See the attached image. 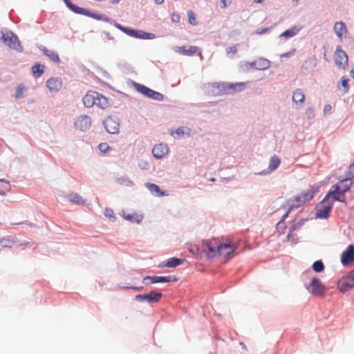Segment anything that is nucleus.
<instances>
[{
  "mask_svg": "<svg viewBox=\"0 0 354 354\" xmlns=\"http://www.w3.org/2000/svg\"><path fill=\"white\" fill-rule=\"evenodd\" d=\"M66 6L73 12L86 17H89L92 19L97 21H104L111 24H113L114 19L108 17L106 15L98 13L97 12H93L89 9L84 8L77 6L73 3L71 0H63Z\"/></svg>",
  "mask_w": 354,
  "mask_h": 354,
  "instance_id": "f257e3e1",
  "label": "nucleus"
},
{
  "mask_svg": "<svg viewBox=\"0 0 354 354\" xmlns=\"http://www.w3.org/2000/svg\"><path fill=\"white\" fill-rule=\"evenodd\" d=\"M0 40H1L6 46L18 53H22L24 50L18 36L11 30H7L6 32L1 31Z\"/></svg>",
  "mask_w": 354,
  "mask_h": 354,
  "instance_id": "f03ea898",
  "label": "nucleus"
},
{
  "mask_svg": "<svg viewBox=\"0 0 354 354\" xmlns=\"http://www.w3.org/2000/svg\"><path fill=\"white\" fill-rule=\"evenodd\" d=\"M333 205V202L329 198L327 199V196L325 195L323 199L315 207V218L328 219L331 214Z\"/></svg>",
  "mask_w": 354,
  "mask_h": 354,
  "instance_id": "7ed1b4c3",
  "label": "nucleus"
},
{
  "mask_svg": "<svg viewBox=\"0 0 354 354\" xmlns=\"http://www.w3.org/2000/svg\"><path fill=\"white\" fill-rule=\"evenodd\" d=\"M270 66V62L263 57H259L252 62L242 61L239 64V67L243 72H248L250 70L264 71Z\"/></svg>",
  "mask_w": 354,
  "mask_h": 354,
  "instance_id": "20e7f679",
  "label": "nucleus"
},
{
  "mask_svg": "<svg viewBox=\"0 0 354 354\" xmlns=\"http://www.w3.org/2000/svg\"><path fill=\"white\" fill-rule=\"evenodd\" d=\"M132 84L134 87V88L143 95L144 96L147 97V98L158 101V102H162L164 100V95L162 94L160 92H158L156 91H154L149 87L138 83L135 81H132Z\"/></svg>",
  "mask_w": 354,
  "mask_h": 354,
  "instance_id": "39448f33",
  "label": "nucleus"
},
{
  "mask_svg": "<svg viewBox=\"0 0 354 354\" xmlns=\"http://www.w3.org/2000/svg\"><path fill=\"white\" fill-rule=\"evenodd\" d=\"M305 288L314 296L324 297L326 288L322 281L317 277H313L308 283L304 284Z\"/></svg>",
  "mask_w": 354,
  "mask_h": 354,
  "instance_id": "423d86ee",
  "label": "nucleus"
},
{
  "mask_svg": "<svg viewBox=\"0 0 354 354\" xmlns=\"http://www.w3.org/2000/svg\"><path fill=\"white\" fill-rule=\"evenodd\" d=\"M203 254H205L209 259H214L219 257L218 244L216 240H203L201 244Z\"/></svg>",
  "mask_w": 354,
  "mask_h": 354,
  "instance_id": "0eeeda50",
  "label": "nucleus"
},
{
  "mask_svg": "<svg viewBox=\"0 0 354 354\" xmlns=\"http://www.w3.org/2000/svg\"><path fill=\"white\" fill-rule=\"evenodd\" d=\"M179 280V277L175 275L169 276H146L142 279V283L149 286L158 283H170L176 282Z\"/></svg>",
  "mask_w": 354,
  "mask_h": 354,
  "instance_id": "6e6552de",
  "label": "nucleus"
},
{
  "mask_svg": "<svg viewBox=\"0 0 354 354\" xmlns=\"http://www.w3.org/2000/svg\"><path fill=\"white\" fill-rule=\"evenodd\" d=\"M162 295L161 292L151 290L148 293L136 295L135 300L141 303L155 304L160 301Z\"/></svg>",
  "mask_w": 354,
  "mask_h": 354,
  "instance_id": "1a4fd4ad",
  "label": "nucleus"
},
{
  "mask_svg": "<svg viewBox=\"0 0 354 354\" xmlns=\"http://www.w3.org/2000/svg\"><path fill=\"white\" fill-rule=\"evenodd\" d=\"M236 249L237 246L230 241L218 244L219 257L223 256L227 259H230L237 254L236 252Z\"/></svg>",
  "mask_w": 354,
  "mask_h": 354,
  "instance_id": "9d476101",
  "label": "nucleus"
},
{
  "mask_svg": "<svg viewBox=\"0 0 354 354\" xmlns=\"http://www.w3.org/2000/svg\"><path fill=\"white\" fill-rule=\"evenodd\" d=\"M335 63L337 67L343 69L348 65V57L340 46H337L335 52Z\"/></svg>",
  "mask_w": 354,
  "mask_h": 354,
  "instance_id": "9b49d317",
  "label": "nucleus"
},
{
  "mask_svg": "<svg viewBox=\"0 0 354 354\" xmlns=\"http://www.w3.org/2000/svg\"><path fill=\"white\" fill-rule=\"evenodd\" d=\"M103 125L109 133L115 134L119 132L120 120L116 116L110 115L103 121Z\"/></svg>",
  "mask_w": 354,
  "mask_h": 354,
  "instance_id": "f8f14e48",
  "label": "nucleus"
},
{
  "mask_svg": "<svg viewBox=\"0 0 354 354\" xmlns=\"http://www.w3.org/2000/svg\"><path fill=\"white\" fill-rule=\"evenodd\" d=\"M354 287V277L351 273L343 277L337 282V288L342 292H346Z\"/></svg>",
  "mask_w": 354,
  "mask_h": 354,
  "instance_id": "ddd939ff",
  "label": "nucleus"
},
{
  "mask_svg": "<svg viewBox=\"0 0 354 354\" xmlns=\"http://www.w3.org/2000/svg\"><path fill=\"white\" fill-rule=\"evenodd\" d=\"M353 185V180L350 176H347L339 182L333 185L330 188L334 189L336 192H342L346 193L348 192Z\"/></svg>",
  "mask_w": 354,
  "mask_h": 354,
  "instance_id": "4468645a",
  "label": "nucleus"
},
{
  "mask_svg": "<svg viewBox=\"0 0 354 354\" xmlns=\"http://www.w3.org/2000/svg\"><path fill=\"white\" fill-rule=\"evenodd\" d=\"M212 89V94L215 96L227 95V82H212L209 84Z\"/></svg>",
  "mask_w": 354,
  "mask_h": 354,
  "instance_id": "2eb2a0df",
  "label": "nucleus"
},
{
  "mask_svg": "<svg viewBox=\"0 0 354 354\" xmlns=\"http://www.w3.org/2000/svg\"><path fill=\"white\" fill-rule=\"evenodd\" d=\"M354 259V245H349L341 254V263L344 266L350 264Z\"/></svg>",
  "mask_w": 354,
  "mask_h": 354,
  "instance_id": "dca6fc26",
  "label": "nucleus"
},
{
  "mask_svg": "<svg viewBox=\"0 0 354 354\" xmlns=\"http://www.w3.org/2000/svg\"><path fill=\"white\" fill-rule=\"evenodd\" d=\"M321 186L317 184L310 185V189L306 191L302 192L300 194L302 196L303 203H308L310 201L320 190Z\"/></svg>",
  "mask_w": 354,
  "mask_h": 354,
  "instance_id": "f3484780",
  "label": "nucleus"
},
{
  "mask_svg": "<svg viewBox=\"0 0 354 354\" xmlns=\"http://www.w3.org/2000/svg\"><path fill=\"white\" fill-rule=\"evenodd\" d=\"M75 126L76 129L82 131L88 130L91 127V118L88 115H81L75 122Z\"/></svg>",
  "mask_w": 354,
  "mask_h": 354,
  "instance_id": "a211bd4d",
  "label": "nucleus"
},
{
  "mask_svg": "<svg viewBox=\"0 0 354 354\" xmlns=\"http://www.w3.org/2000/svg\"><path fill=\"white\" fill-rule=\"evenodd\" d=\"M344 192H336L334 189L330 188L326 193L327 199L329 198L333 203L335 201L346 203V196Z\"/></svg>",
  "mask_w": 354,
  "mask_h": 354,
  "instance_id": "6ab92c4d",
  "label": "nucleus"
},
{
  "mask_svg": "<svg viewBox=\"0 0 354 354\" xmlns=\"http://www.w3.org/2000/svg\"><path fill=\"white\" fill-rule=\"evenodd\" d=\"M145 187L148 189V190L150 192V193L156 197H162L168 196V193L165 190H162L159 185L152 183H145Z\"/></svg>",
  "mask_w": 354,
  "mask_h": 354,
  "instance_id": "aec40b11",
  "label": "nucleus"
},
{
  "mask_svg": "<svg viewBox=\"0 0 354 354\" xmlns=\"http://www.w3.org/2000/svg\"><path fill=\"white\" fill-rule=\"evenodd\" d=\"M184 259L176 257H173L162 261L159 265L158 268H174L183 263Z\"/></svg>",
  "mask_w": 354,
  "mask_h": 354,
  "instance_id": "412c9836",
  "label": "nucleus"
},
{
  "mask_svg": "<svg viewBox=\"0 0 354 354\" xmlns=\"http://www.w3.org/2000/svg\"><path fill=\"white\" fill-rule=\"evenodd\" d=\"M46 86L50 92H57L62 86V80L58 77H51L46 81Z\"/></svg>",
  "mask_w": 354,
  "mask_h": 354,
  "instance_id": "4be33fe9",
  "label": "nucleus"
},
{
  "mask_svg": "<svg viewBox=\"0 0 354 354\" xmlns=\"http://www.w3.org/2000/svg\"><path fill=\"white\" fill-rule=\"evenodd\" d=\"M169 149L166 144L160 143L153 147L152 153L156 159H161L167 153Z\"/></svg>",
  "mask_w": 354,
  "mask_h": 354,
  "instance_id": "5701e85b",
  "label": "nucleus"
},
{
  "mask_svg": "<svg viewBox=\"0 0 354 354\" xmlns=\"http://www.w3.org/2000/svg\"><path fill=\"white\" fill-rule=\"evenodd\" d=\"M309 221L308 218H299L297 216L291 222L288 230L295 232L300 230L304 224Z\"/></svg>",
  "mask_w": 354,
  "mask_h": 354,
  "instance_id": "b1692460",
  "label": "nucleus"
},
{
  "mask_svg": "<svg viewBox=\"0 0 354 354\" xmlns=\"http://www.w3.org/2000/svg\"><path fill=\"white\" fill-rule=\"evenodd\" d=\"M97 96H98L97 92L88 91L82 99L84 105L87 108L92 107L96 103L95 97Z\"/></svg>",
  "mask_w": 354,
  "mask_h": 354,
  "instance_id": "393cba45",
  "label": "nucleus"
},
{
  "mask_svg": "<svg viewBox=\"0 0 354 354\" xmlns=\"http://www.w3.org/2000/svg\"><path fill=\"white\" fill-rule=\"evenodd\" d=\"M198 48L196 46H189V49H186L185 46H175L174 50L176 53H180L184 55L192 56L194 55L197 51Z\"/></svg>",
  "mask_w": 354,
  "mask_h": 354,
  "instance_id": "a878e982",
  "label": "nucleus"
},
{
  "mask_svg": "<svg viewBox=\"0 0 354 354\" xmlns=\"http://www.w3.org/2000/svg\"><path fill=\"white\" fill-rule=\"evenodd\" d=\"M121 215L123 216V218L125 220H127L132 223H137V224L140 223L144 218L142 214H138L137 213L125 214L124 211H122V214H121Z\"/></svg>",
  "mask_w": 354,
  "mask_h": 354,
  "instance_id": "bb28decb",
  "label": "nucleus"
},
{
  "mask_svg": "<svg viewBox=\"0 0 354 354\" xmlns=\"http://www.w3.org/2000/svg\"><path fill=\"white\" fill-rule=\"evenodd\" d=\"M334 32L338 38L342 39L343 35L347 32L346 26L344 22L337 21L334 24Z\"/></svg>",
  "mask_w": 354,
  "mask_h": 354,
  "instance_id": "cd10ccee",
  "label": "nucleus"
},
{
  "mask_svg": "<svg viewBox=\"0 0 354 354\" xmlns=\"http://www.w3.org/2000/svg\"><path fill=\"white\" fill-rule=\"evenodd\" d=\"M246 87L245 82L227 83V89L229 94L234 92L241 91Z\"/></svg>",
  "mask_w": 354,
  "mask_h": 354,
  "instance_id": "c85d7f7f",
  "label": "nucleus"
},
{
  "mask_svg": "<svg viewBox=\"0 0 354 354\" xmlns=\"http://www.w3.org/2000/svg\"><path fill=\"white\" fill-rule=\"evenodd\" d=\"M301 30L300 28L297 26H292L285 31H283L280 35L279 37H284L286 39H290L295 36Z\"/></svg>",
  "mask_w": 354,
  "mask_h": 354,
  "instance_id": "c756f323",
  "label": "nucleus"
},
{
  "mask_svg": "<svg viewBox=\"0 0 354 354\" xmlns=\"http://www.w3.org/2000/svg\"><path fill=\"white\" fill-rule=\"evenodd\" d=\"M32 75L35 77L38 78L41 76L44 73V66L39 62H36L32 66Z\"/></svg>",
  "mask_w": 354,
  "mask_h": 354,
  "instance_id": "7c9ffc66",
  "label": "nucleus"
},
{
  "mask_svg": "<svg viewBox=\"0 0 354 354\" xmlns=\"http://www.w3.org/2000/svg\"><path fill=\"white\" fill-rule=\"evenodd\" d=\"M95 105L98 106L102 109H105L108 107L109 102L108 99L104 97L103 95L98 93V96L95 97Z\"/></svg>",
  "mask_w": 354,
  "mask_h": 354,
  "instance_id": "2f4dec72",
  "label": "nucleus"
},
{
  "mask_svg": "<svg viewBox=\"0 0 354 354\" xmlns=\"http://www.w3.org/2000/svg\"><path fill=\"white\" fill-rule=\"evenodd\" d=\"M349 79L345 76L341 77L340 80L338 82V88L341 91L342 90L343 93H346L349 90Z\"/></svg>",
  "mask_w": 354,
  "mask_h": 354,
  "instance_id": "473e14b6",
  "label": "nucleus"
},
{
  "mask_svg": "<svg viewBox=\"0 0 354 354\" xmlns=\"http://www.w3.org/2000/svg\"><path fill=\"white\" fill-rule=\"evenodd\" d=\"M280 163L281 160L276 155L271 156L269 162L268 169H270L271 172L276 170Z\"/></svg>",
  "mask_w": 354,
  "mask_h": 354,
  "instance_id": "72a5a7b5",
  "label": "nucleus"
},
{
  "mask_svg": "<svg viewBox=\"0 0 354 354\" xmlns=\"http://www.w3.org/2000/svg\"><path fill=\"white\" fill-rule=\"evenodd\" d=\"M305 100V95L301 89H296L292 94V100L295 103H302Z\"/></svg>",
  "mask_w": 354,
  "mask_h": 354,
  "instance_id": "f704fd0d",
  "label": "nucleus"
},
{
  "mask_svg": "<svg viewBox=\"0 0 354 354\" xmlns=\"http://www.w3.org/2000/svg\"><path fill=\"white\" fill-rule=\"evenodd\" d=\"M68 199L69 201L77 203V204H84L85 201L83 198L77 193H72L68 195Z\"/></svg>",
  "mask_w": 354,
  "mask_h": 354,
  "instance_id": "c9c22d12",
  "label": "nucleus"
},
{
  "mask_svg": "<svg viewBox=\"0 0 354 354\" xmlns=\"http://www.w3.org/2000/svg\"><path fill=\"white\" fill-rule=\"evenodd\" d=\"M312 269L315 272L321 273L324 270L325 266L321 259L316 260L312 265Z\"/></svg>",
  "mask_w": 354,
  "mask_h": 354,
  "instance_id": "e433bc0d",
  "label": "nucleus"
},
{
  "mask_svg": "<svg viewBox=\"0 0 354 354\" xmlns=\"http://www.w3.org/2000/svg\"><path fill=\"white\" fill-rule=\"evenodd\" d=\"M14 245L13 240L10 238V236H6L0 238V245L3 248H11Z\"/></svg>",
  "mask_w": 354,
  "mask_h": 354,
  "instance_id": "4c0bfd02",
  "label": "nucleus"
},
{
  "mask_svg": "<svg viewBox=\"0 0 354 354\" xmlns=\"http://www.w3.org/2000/svg\"><path fill=\"white\" fill-rule=\"evenodd\" d=\"M113 24L114 25V26L116 28H118V30H120V31H122V32L125 33L126 35H127L128 36L130 37V35L131 34V31L133 30L132 28L129 27V26H124L120 24V23H118L115 20H114V22L113 23Z\"/></svg>",
  "mask_w": 354,
  "mask_h": 354,
  "instance_id": "58836bf2",
  "label": "nucleus"
},
{
  "mask_svg": "<svg viewBox=\"0 0 354 354\" xmlns=\"http://www.w3.org/2000/svg\"><path fill=\"white\" fill-rule=\"evenodd\" d=\"M44 55L55 63H59L60 62L58 53H57L55 51L50 50H46L44 51Z\"/></svg>",
  "mask_w": 354,
  "mask_h": 354,
  "instance_id": "ea45409f",
  "label": "nucleus"
},
{
  "mask_svg": "<svg viewBox=\"0 0 354 354\" xmlns=\"http://www.w3.org/2000/svg\"><path fill=\"white\" fill-rule=\"evenodd\" d=\"M10 189V184L9 183L4 180L0 179V195L5 196L6 192Z\"/></svg>",
  "mask_w": 354,
  "mask_h": 354,
  "instance_id": "a19ab883",
  "label": "nucleus"
},
{
  "mask_svg": "<svg viewBox=\"0 0 354 354\" xmlns=\"http://www.w3.org/2000/svg\"><path fill=\"white\" fill-rule=\"evenodd\" d=\"M189 252L192 253L196 259H201L203 257L201 248L197 245H193L190 248Z\"/></svg>",
  "mask_w": 354,
  "mask_h": 354,
  "instance_id": "79ce46f5",
  "label": "nucleus"
},
{
  "mask_svg": "<svg viewBox=\"0 0 354 354\" xmlns=\"http://www.w3.org/2000/svg\"><path fill=\"white\" fill-rule=\"evenodd\" d=\"M286 239L288 242H290L292 245H296L299 242V237L297 234L294 233V232H290L289 230Z\"/></svg>",
  "mask_w": 354,
  "mask_h": 354,
  "instance_id": "37998d69",
  "label": "nucleus"
},
{
  "mask_svg": "<svg viewBox=\"0 0 354 354\" xmlns=\"http://www.w3.org/2000/svg\"><path fill=\"white\" fill-rule=\"evenodd\" d=\"M104 216L109 218L112 222L116 221V216H115L114 212L110 208H106L104 211Z\"/></svg>",
  "mask_w": 354,
  "mask_h": 354,
  "instance_id": "c03bdc74",
  "label": "nucleus"
},
{
  "mask_svg": "<svg viewBox=\"0 0 354 354\" xmlns=\"http://www.w3.org/2000/svg\"><path fill=\"white\" fill-rule=\"evenodd\" d=\"M120 287L123 290H130L131 289L136 292H139V291H142L144 290V286H136L129 284L128 286H120Z\"/></svg>",
  "mask_w": 354,
  "mask_h": 354,
  "instance_id": "a18cd8bd",
  "label": "nucleus"
},
{
  "mask_svg": "<svg viewBox=\"0 0 354 354\" xmlns=\"http://www.w3.org/2000/svg\"><path fill=\"white\" fill-rule=\"evenodd\" d=\"M187 17L188 21L191 25L194 26L197 24L194 12L192 10L187 11Z\"/></svg>",
  "mask_w": 354,
  "mask_h": 354,
  "instance_id": "49530a36",
  "label": "nucleus"
},
{
  "mask_svg": "<svg viewBox=\"0 0 354 354\" xmlns=\"http://www.w3.org/2000/svg\"><path fill=\"white\" fill-rule=\"evenodd\" d=\"M98 149L100 151L104 154L111 150L110 146L106 142H102L98 145Z\"/></svg>",
  "mask_w": 354,
  "mask_h": 354,
  "instance_id": "de8ad7c7",
  "label": "nucleus"
},
{
  "mask_svg": "<svg viewBox=\"0 0 354 354\" xmlns=\"http://www.w3.org/2000/svg\"><path fill=\"white\" fill-rule=\"evenodd\" d=\"M117 181L120 185H125L127 186L133 185V182L130 179H129L127 177H124V176L118 178Z\"/></svg>",
  "mask_w": 354,
  "mask_h": 354,
  "instance_id": "09e8293b",
  "label": "nucleus"
},
{
  "mask_svg": "<svg viewBox=\"0 0 354 354\" xmlns=\"http://www.w3.org/2000/svg\"><path fill=\"white\" fill-rule=\"evenodd\" d=\"M155 37H156L155 34L151 33V32H147L142 30L140 39L151 40V39H153Z\"/></svg>",
  "mask_w": 354,
  "mask_h": 354,
  "instance_id": "8fccbe9b",
  "label": "nucleus"
},
{
  "mask_svg": "<svg viewBox=\"0 0 354 354\" xmlns=\"http://www.w3.org/2000/svg\"><path fill=\"white\" fill-rule=\"evenodd\" d=\"M290 203H292V199H289L287 201L288 205L286 211H288L289 213H290L293 209H297L301 206V204L295 205Z\"/></svg>",
  "mask_w": 354,
  "mask_h": 354,
  "instance_id": "3c124183",
  "label": "nucleus"
},
{
  "mask_svg": "<svg viewBox=\"0 0 354 354\" xmlns=\"http://www.w3.org/2000/svg\"><path fill=\"white\" fill-rule=\"evenodd\" d=\"M24 86L22 84H19L17 89H16V92H15V97L16 99H20L23 97V91H24Z\"/></svg>",
  "mask_w": 354,
  "mask_h": 354,
  "instance_id": "603ef678",
  "label": "nucleus"
},
{
  "mask_svg": "<svg viewBox=\"0 0 354 354\" xmlns=\"http://www.w3.org/2000/svg\"><path fill=\"white\" fill-rule=\"evenodd\" d=\"M138 165L140 169L145 170H148L150 167L149 163L147 161L142 160H139V162H138Z\"/></svg>",
  "mask_w": 354,
  "mask_h": 354,
  "instance_id": "864d4df0",
  "label": "nucleus"
},
{
  "mask_svg": "<svg viewBox=\"0 0 354 354\" xmlns=\"http://www.w3.org/2000/svg\"><path fill=\"white\" fill-rule=\"evenodd\" d=\"M142 30H138L133 28L130 37L136 39H141Z\"/></svg>",
  "mask_w": 354,
  "mask_h": 354,
  "instance_id": "5fc2aeb1",
  "label": "nucleus"
},
{
  "mask_svg": "<svg viewBox=\"0 0 354 354\" xmlns=\"http://www.w3.org/2000/svg\"><path fill=\"white\" fill-rule=\"evenodd\" d=\"M225 50H226V54L227 55H230V53L234 55L237 51L236 46H232L227 47V48H226Z\"/></svg>",
  "mask_w": 354,
  "mask_h": 354,
  "instance_id": "6e6d98bb",
  "label": "nucleus"
},
{
  "mask_svg": "<svg viewBox=\"0 0 354 354\" xmlns=\"http://www.w3.org/2000/svg\"><path fill=\"white\" fill-rule=\"evenodd\" d=\"M294 201L298 203V204H301V206L305 203H303V201H302V196L301 194L294 196L293 199L292 200V203Z\"/></svg>",
  "mask_w": 354,
  "mask_h": 354,
  "instance_id": "4d7b16f0",
  "label": "nucleus"
},
{
  "mask_svg": "<svg viewBox=\"0 0 354 354\" xmlns=\"http://www.w3.org/2000/svg\"><path fill=\"white\" fill-rule=\"evenodd\" d=\"M171 19L173 23H178L180 21V17L178 14L174 12L171 15Z\"/></svg>",
  "mask_w": 354,
  "mask_h": 354,
  "instance_id": "13d9d810",
  "label": "nucleus"
},
{
  "mask_svg": "<svg viewBox=\"0 0 354 354\" xmlns=\"http://www.w3.org/2000/svg\"><path fill=\"white\" fill-rule=\"evenodd\" d=\"M270 28H258L256 32L258 35H263V34H266V33L270 32Z\"/></svg>",
  "mask_w": 354,
  "mask_h": 354,
  "instance_id": "bf43d9fd",
  "label": "nucleus"
},
{
  "mask_svg": "<svg viewBox=\"0 0 354 354\" xmlns=\"http://www.w3.org/2000/svg\"><path fill=\"white\" fill-rule=\"evenodd\" d=\"M279 225V221L277 223L276 225V230L279 232H281V233H283L284 232V230H286V223H284V224L283 225Z\"/></svg>",
  "mask_w": 354,
  "mask_h": 354,
  "instance_id": "052dcab7",
  "label": "nucleus"
},
{
  "mask_svg": "<svg viewBox=\"0 0 354 354\" xmlns=\"http://www.w3.org/2000/svg\"><path fill=\"white\" fill-rule=\"evenodd\" d=\"M290 213L288 211H286L285 214L281 216V219L279 220V225H283L284 224L286 219L288 217Z\"/></svg>",
  "mask_w": 354,
  "mask_h": 354,
  "instance_id": "680f3d73",
  "label": "nucleus"
},
{
  "mask_svg": "<svg viewBox=\"0 0 354 354\" xmlns=\"http://www.w3.org/2000/svg\"><path fill=\"white\" fill-rule=\"evenodd\" d=\"M306 114L308 119H311L314 118V111L312 108H309L306 110Z\"/></svg>",
  "mask_w": 354,
  "mask_h": 354,
  "instance_id": "e2e57ef3",
  "label": "nucleus"
},
{
  "mask_svg": "<svg viewBox=\"0 0 354 354\" xmlns=\"http://www.w3.org/2000/svg\"><path fill=\"white\" fill-rule=\"evenodd\" d=\"M104 35L106 37V38H107L109 40H110V41H112V44H115V42H116V41H115V39H114V37H113L111 35V34H110V32H109L104 31Z\"/></svg>",
  "mask_w": 354,
  "mask_h": 354,
  "instance_id": "0e129e2a",
  "label": "nucleus"
},
{
  "mask_svg": "<svg viewBox=\"0 0 354 354\" xmlns=\"http://www.w3.org/2000/svg\"><path fill=\"white\" fill-rule=\"evenodd\" d=\"M332 109V106L330 104H326L324 107V114L327 115L330 113Z\"/></svg>",
  "mask_w": 354,
  "mask_h": 354,
  "instance_id": "69168bd1",
  "label": "nucleus"
},
{
  "mask_svg": "<svg viewBox=\"0 0 354 354\" xmlns=\"http://www.w3.org/2000/svg\"><path fill=\"white\" fill-rule=\"evenodd\" d=\"M270 173H271V171H270V169H265V170H263L260 172H257V173H255L256 175H259V176H266L268 174H269Z\"/></svg>",
  "mask_w": 354,
  "mask_h": 354,
  "instance_id": "338daca9",
  "label": "nucleus"
},
{
  "mask_svg": "<svg viewBox=\"0 0 354 354\" xmlns=\"http://www.w3.org/2000/svg\"><path fill=\"white\" fill-rule=\"evenodd\" d=\"M348 173L349 175H353L354 173V162L351 164L348 167Z\"/></svg>",
  "mask_w": 354,
  "mask_h": 354,
  "instance_id": "774afa93",
  "label": "nucleus"
}]
</instances>
